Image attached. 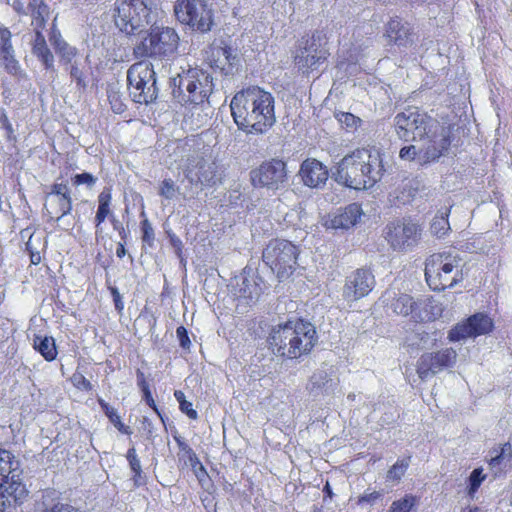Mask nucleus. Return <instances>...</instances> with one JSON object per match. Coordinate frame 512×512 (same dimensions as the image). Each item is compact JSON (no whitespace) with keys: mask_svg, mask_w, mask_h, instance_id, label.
Segmentation results:
<instances>
[{"mask_svg":"<svg viewBox=\"0 0 512 512\" xmlns=\"http://www.w3.org/2000/svg\"><path fill=\"white\" fill-rule=\"evenodd\" d=\"M102 410L104 411L105 415L109 418V420L113 423H119V420L121 419L118 415L115 408L111 407L108 403H106L103 399L98 400Z\"/></svg>","mask_w":512,"mask_h":512,"instance_id":"nucleus-46","label":"nucleus"},{"mask_svg":"<svg viewBox=\"0 0 512 512\" xmlns=\"http://www.w3.org/2000/svg\"><path fill=\"white\" fill-rule=\"evenodd\" d=\"M45 512H81L78 508L65 504V503H57L53 505L50 509H47Z\"/></svg>","mask_w":512,"mask_h":512,"instance_id":"nucleus-50","label":"nucleus"},{"mask_svg":"<svg viewBox=\"0 0 512 512\" xmlns=\"http://www.w3.org/2000/svg\"><path fill=\"white\" fill-rule=\"evenodd\" d=\"M421 146L419 148H416L414 145L405 146L403 147L399 152V157L404 161H412L416 158L417 155L423 154L424 151L422 150L424 147L427 146V142H421ZM423 158L428 161L424 156Z\"/></svg>","mask_w":512,"mask_h":512,"instance_id":"nucleus-40","label":"nucleus"},{"mask_svg":"<svg viewBox=\"0 0 512 512\" xmlns=\"http://www.w3.org/2000/svg\"><path fill=\"white\" fill-rule=\"evenodd\" d=\"M49 41L54 47L56 53L59 54V56L67 63H71L77 55V50L62 38L61 33L55 28V26L51 29Z\"/></svg>","mask_w":512,"mask_h":512,"instance_id":"nucleus-28","label":"nucleus"},{"mask_svg":"<svg viewBox=\"0 0 512 512\" xmlns=\"http://www.w3.org/2000/svg\"><path fill=\"white\" fill-rule=\"evenodd\" d=\"M29 13L33 19L32 24L35 29L44 28L46 21L49 17V8L43 0H30L28 5Z\"/></svg>","mask_w":512,"mask_h":512,"instance_id":"nucleus-29","label":"nucleus"},{"mask_svg":"<svg viewBox=\"0 0 512 512\" xmlns=\"http://www.w3.org/2000/svg\"><path fill=\"white\" fill-rule=\"evenodd\" d=\"M461 259L452 251L431 255L425 263V278L433 290H443L457 283L460 275Z\"/></svg>","mask_w":512,"mask_h":512,"instance_id":"nucleus-7","label":"nucleus"},{"mask_svg":"<svg viewBox=\"0 0 512 512\" xmlns=\"http://www.w3.org/2000/svg\"><path fill=\"white\" fill-rule=\"evenodd\" d=\"M112 295H113V298H114L116 309L118 311H121L123 309V303L121 301L120 293L117 291V289L113 288L112 289Z\"/></svg>","mask_w":512,"mask_h":512,"instance_id":"nucleus-60","label":"nucleus"},{"mask_svg":"<svg viewBox=\"0 0 512 512\" xmlns=\"http://www.w3.org/2000/svg\"><path fill=\"white\" fill-rule=\"evenodd\" d=\"M382 301L386 307L387 313L402 317H410L414 322L434 321L441 316L442 306L432 298L415 300L406 293H396L395 291H386L382 296Z\"/></svg>","mask_w":512,"mask_h":512,"instance_id":"nucleus-5","label":"nucleus"},{"mask_svg":"<svg viewBox=\"0 0 512 512\" xmlns=\"http://www.w3.org/2000/svg\"><path fill=\"white\" fill-rule=\"evenodd\" d=\"M30 261L32 264L37 265L41 262V255L38 250H31Z\"/></svg>","mask_w":512,"mask_h":512,"instance_id":"nucleus-62","label":"nucleus"},{"mask_svg":"<svg viewBox=\"0 0 512 512\" xmlns=\"http://www.w3.org/2000/svg\"><path fill=\"white\" fill-rule=\"evenodd\" d=\"M41 240V236L40 235H37L35 233H32L29 237V240L27 241L26 243V249L28 250V252L30 253L31 250H37L36 246H35V242L36 241H40Z\"/></svg>","mask_w":512,"mask_h":512,"instance_id":"nucleus-57","label":"nucleus"},{"mask_svg":"<svg viewBox=\"0 0 512 512\" xmlns=\"http://www.w3.org/2000/svg\"><path fill=\"white\" fill-rule=\"evenodd\" d=\"M133 55L137 59L158 58L150 33L135 45Z\"/></svg>","mask_w":512,"mask_h":512,"instance_id":"nucleus-33","label":"nucleus"},{"mask_svg":"<svg viewBox=\"0 0 512 512\" xmlns=\"http://www.w3.org/2000/svg\"><path fill=\"white\" fill-rule=\"evenodd\" d=\"M205 60L212 69L230 75L234 70L236 55L230 47L212 45L206 51Z\"/></svg>","mask_w":512,"mask_h":512,"instance_id":"nucleus-20","label":"nucleus"},{"mask_svg":"<svg viewBox=\"0 0 512 512\" xmlns=\"http://www.w3.org/2000/svg\"><path fill=\"white\" fill-rule=\"evenodd\" d=\"M299 175L304 185L320 188L328 180L327 168L316 159H306L301 164Z\"/></svg>","mask_w":512,"mask_h":512,"instance_id":"nucleus-21","label":"nucleus"},{"mask_svg":"<svg viewBox=\"0 0 512 512\" xmlns=\"http://www.w3.org/2000/svg\"><path fill=\"white\" fill-rule=\"evenodd\" d=\"M424 184L417 178L404 179L396 187L394 194L402 204L409 203L418 193L424 190Z\"/></svg>","mask_w":512,"mask_h":512,"instance_id":"nucleus-25","label":"nucleus"},{"mask_svg":"<svg viewBox=\"0 0 512 512\" xmlns=\"http://www.w3.org/2000/svg\"><path fill=\"white\" fill-rule=\"evenodd\" d=\"M410 458L397 461L387 472V479L391 481H399L405 474L409 466Z\"/></svg>","mask_w":512,"mask_h":512,"instance_id":"nucleus-39","label":"nucleus"},{"mask_svg":"<svg viewBox=\"0 0 512 512\" xmlns=\"http://www.w3.org/2000/svg\"><path fill=\"white\" fill-rule=\"evenodd\" d=\"M381 496H382V494L379 491L365 492L363 495H361L359 497L358 502L359 503L367 502V503L373 504Z\"/></svg>","mask_w":512,"mask_h":512,"instance_id":"nucleus-52","label":"nucleus"},{"mask_svg":"<svg viewBox=\"0 0 512 512\" xmlns=\"http://www.w3.org/2000/svg\"><path fill=\"white\" fill-rule=\"evenodd\" d=\"M180 406V410L185 413L189 418L191 419H197V412L196 410L193 409L192 407V403L187 401V400H183L181 405Z\"/></svg>","mask_w":512,"mask_h":512,"instance_id":"nucleus-54","label":"nucleus"},{"mask_svg":"<svg viewBox=\"0 0 512 512\" xmlns=\"http://www.w3.org/2000/svg\"><path fill=\"white\" fill-rule=\"evenodd\" d=\"M32 52L42 62L46 69H53L54 56L47 46L45 37L38 29H35Z\"/></svg>","mask_w":512,"mask_h":512,"instance_id":"nucleus-27","label":"nucleus"},{"mask_svg":"<svg viewBox=\"0 0 512 512\" xmlns=\"http://www.w3.org/2000/svg\"><path fill=\"white\" fill-rule=\"evenodd\" d=\"M45 209L51 219L59 221L71 212V197L47 195L45 200Z\"/></svg>","mask_w":512,"mask_h":512,"instance_id":"nucleus-24","label":"nucleus"},{"mask_svg":"<svg viewBox=\"0 0 512 512\" xmlns=\"http://www.w3.org/2000/svg\"><path fill=\"white\" fill-rule=\"evenodd\" d=\"M384 173L383 160L377 149H357L346 155L333 172V178L346 187L361 190L373 187Z\"/></svg>","mask_w":512,"mask_h":512,"instance_id":"nucleus-3","label":"nucleus"},{"mask_svg":"<svg viewBox=\"0 0 512 512\" xmlns=\"http://www.w3.org/2000/svg\"><path fill=\"white\" fill-rule=\"evenodd\" d=\"M173 95L180 102L203 103L213 90L212 77L205 71L190 68L172 78Z\"/></svg>","mask_w":512,"mask_h":512,"instance_id":"nucleus-6","label":"nucleus"},{"mask_svg":"<svg viewBox=\"0 0 512 512\" xmlns=\"http://www.w3.org/2000/svg\"><path fill=\"white\" fill-rule=\"evenodd\" d=\"M111 199L112 196L109 188H104L98 196V210L95 216L97 230L107 217L113 215L110 209Z\"/></svg>","mask_w":512,"mask_h":512,"instance_id":"nucleus-30","label":"nucleus"},{"mask_svg":"<svg viewBox=\"0 0 512 512\" xmlns=\"http://www.w3.org/2000/svg\"><path fill=\"white\" fill-rule=\"evenodd\" d=\"M330 386H332V379L325 370L314 372L309 381V388L312 392L328 389Z\"/></svg>","mask_w":512,"mask_h":512,"instance_id":"nucleus-35","label":"nucleus"},{"mask_svg":"<svg viewBox=\"0 0 512 512\" xmlns=\"http://www.w3.org/2000/svg\"><path fill=\"white\" fill-rule=\"evenodd\" d=\"M457 353L453 348L421 355L416 365V372L421 381H426L456 362Z\"/></svg>","mask_w":512,"mask_h":512,"instance_id":"nucleus-14","label":"nucleus"},{"mask_svg":"<svg viewBox=\"0 0 512 512\" xmlns=\"http://www.w3.org/2000/svg\"><path fill=\"white\" fill-rule=\"evenodd\" d=\"M250 179L254 187L277 190L287 181L286 164L279 159L265 161L250 172Z\"/></svg>","mask_w":512,"mask_h":512,"instance_id":"nucleus-13","label":"nucleus"},{"mask_svg":"<svg viewBox=\"0 0 512 512\" xmlns=\"http://www.w3.org/2000/svg\"><path fill=\"white\" fill-rule=\"evenodd\" d=\"M375 279L368 270L358 269L346 279L343 296L348 301H356L367 296L374 288Z\"/></svg>","mask_w":512,"mask_h":512,"instance_id":"nucleus-18","label":"nucleus"},{"mask_svg":"<svg viewBox=\"0 0 512 512\" xmlns=\"http://www.w3.org/2000/svg\"><path fill=\"white\" fill-rule=\"evenodd\" d=\"M114 426L122 433H125V434H130L131 431H130V428L125 426L122 422H121V419L119 420V423H115Z\"/></svg>","mask_w":512,"mask_h":512,"instance_id":"nucleus-64","label":"nucleus"},{"mask_svg":"<svg viewBox=\"0 0 512 512\" xmlns=\"http://www.w3.org/2000/svg\"><path fill=\"white\" fill-rule=\"evenodd\" d=\"M469 479H470V493H473L479 488L482 481H484L485 475L482 474V469L478 468V469L473 470Z\"/></svg>","mask_w":512,"mask_h":512,"instance_id":"nucleus-48","label":"nucleus"},{"mask_svg":"<svg viewBox=\"0 0 512 512\" xmlns=\"http://www.w3.org/2000/svg\"><path fill=\"white\" fill-rule=\"evenodd\" d=\"M493 328L490 317L483 313H477L469 317L466 322L459 323L449 332L450 341H460L469 337L489 333Z\"/></svg>","mask_w":512,"mask_h":512,"instance_id":"nucleus-17","label":"nucleus"},{"mask_svg":"<svg viewBox=\"0 0 512 512\" xmlns=\"http://www.w3.org/2000/svg\"><path fill=\"white\" fill-rule=\"evenodd\" d=\"M153 8V0H116L113 8L114 23L122 32L134 34L150 23Z\"/></svg>","mask_w":512,"mask_h":512,"instance_id":"nucleus-8","label":"nucleus"},{"mask_svg":"<svg viewBox=\"0 0 512 512\" xmlns=\"http://www.w3.org/2000/svg\"><path fill=\"white\" fill-rule=\"evenodd\" d=\"M397 136L404 141L427 142L422 150L427 160H435L449 146V141L437 121L416 107H409L394 117Z\"/></svg>","mask_w":512,"mask_h":512,"instance_id":"nucleus-2","label":"nucleus"},{"mask_svg":"<svg viewBox=\"0 0 512 512\" xmlns=\"http://www.w3.org/2000/svg\"><path fill=\"white\" fill-rule=\"evenodd\" d=\"M254 290H256L255 284L247 278L242 279V286L239 290V296L247 299L254 297Z\"/></svg>","mask_w":512,"mask_h":512,"instance_id":"nucleus-45","label":"nucleus"},{"mask_svg":"<svg viewBox=\"0 0 512 512\" xmlns=\"http://www.w3.org/2000/svg\"><path fill=\"white\" fill-rule=\"evenodd\" d=\"M385 37L388 44L407 47L413 43V29L407 22L394 18L386 26Z\"/></svg>","mask_w":512,"mask_h":512,"instance_id":"nucleus-22","label":"nucleus"},{"mask_svg":"<svg viewBox=\"0 0 512 512\" xmlns=\"http://www.w3.org/2000/svg\"><path fill=\"white\" fill-rule=\"evenodd\" d=\"M415 504L416 498L411 495H407L400 500L394 501L388 512H410Z\"/></svg>","mask_w":512,"mask_h":512,"instance_id":"nucleus-38","label":"nucleus"},{"mask_svg":"<svg viewBox=\"0 0 512 512\" xmlns=\"http://www.w3.org/2000/svg\"><path fill=\"white\" fill-rule=\"evenodd\" d=\"M0 64L12 76L20 78L25 75L15 58L14 51H10L8 54H0Z\"/></svg>","mask_w":512,"mask_h":512,"instance_id":"nucleus-34","label":"nucleus"},{"mask_svg":"<svg viewBox=\"0 0 512 512\" xmlns=\"http://www.w3.org/2000/svg\"><path fill=\"white\" fill-rule=\"evenodd\" d=\"M143 230H144V240L150 238V234L152 233V228L150 227L147 220L143 222Z\"/></svg>","mask_w":512,"mask_h":512,"instance_id":"nucleus-63","label":"nucleus"},{"mask_svg":"<svg viewBox=\"0 0 512 512\" xmlns=\"http://www.w3.org/2000/svg\"><path fill=\"white\" fill-rule=\"evenodd\" d=\"M137 381H138V385L141 388L142 392L145 391L146 389H149V386L145 380L144 373L141 372L140 370L137 371Z\"/></svg>","mask_w":512,"mask_h":512,"instance_id":"nucleus-59","label":"nucleus"},{"mask_svg":"<svg viewBox=\"0 0 512 512\" xmlns=\"http://www.w3.org/2000/svg\"><path fill=\"white\" fill-rule=\"evenodd\" d=\"M72 182L76 186L85 184L88 187H92L96 183V178L92 174L85 172L81 174H76L72 178Z\"/></svg>","mask_w":512,"mask_h":512,"instance_id":"nucleus-44","label":"nucleus"},{"mask_svg":"<svg viewBox=\"0 0 512 512\" xmlns=\"http://www.w3.org/2000/svg\"><path fill=\"white\" fill-rule=\"evenodd\" d=\"M230 108L234 122L246 133L263 134L276 121L274 97L259 87H249L236 93Z\"/></svg>","mask_w":512,"mask_h":512,"instance_id":"nucleus-1","label":"nucleus"},{"mask_svg":"<svg viewBox=\"0 0 512 512\" xmlns=\"http://www.w3.org/2000/svg\"><path fill=\"white\" fill-rule=\"evenodd\" d=\"M447 217V212H441L439 215L434 217L430 226V230L433 235L440 238L449 231L450 226Z\"/></svg>","mask_w":512,"mask_h":512,"instance_id":"nucleus-36","label":"nucleus"},{"mask_svg":"<svg viewBox=\"0 0 512 512\" xmlns=\"http://www.w3.org/2000/svg\"><path fill=\"white\" fill-rule=\"evenodd\" d=\"M150 35L158 58L170 57L177 51L179 36L173 28L153 27Z\"/></svg>","mask_w":512,"mask_h":512,"instance_id":"nucleus-19","label":"nucleus"},{"mask_svg":"<svg viewBox=\"0 0 512 512\" xmlns=\"http://www.w3.org/2000/svg\"><path fill=\"white\" fill-rule=\"evenodd\" d=\"M497 453L501 456L502 459H508L510 460L512 458V445L510 442L504 443L500 451H497Z\"/></svg>","mask_w":512,"mask_h":512,"instance_id":"nucleus-56","label":"nucleus"},{"mask_svg":"<svg viewBox=\"0 0 512 512\" xmlns=\"http://www.w3.org/2000/svg\"><path fill=\"white\" fill-rule=\"evenodd\" d=\"M419 226L411 221H398L387 226L386 239L394 250L405 251L420 239Z\"/></svg>","mask_w":512,"mask_h":512,"instance_id":"nucleus-15","label":"nucleus"},{"mask_svg":"<svg viewBox=\"0 0 512 512\" xmlns=\"http://www.w3.org/2000/svg\"><path fill=\"white\" fill-rule=\"evenodd\" d=\"M34 348L47 360L52 361L57 356V350L53 337L35 336Z\"/></svg>","mask_w":512,"mask_h":512,"instance_id":"nucleus-32","label":"nucleus"},{"mask_svg":"<svg viewBox=\"0 0 512 512\" xmlns=\"http://www.w3.org/2000/svg\"><path fill=\"white\" fill-rule=\"evenodd\" d=\"M158 193L161 197L166 200L175 199L177 194L179 193V187L175 184V182L170 179H164L159 184Z\"/></svg>","mask_w":512,"mask_h":512,"instance_id":"nucleus-37","label":"nucleus"},{"mask_svg":"<svg viewBox=\"0 0 512 512\" xmlns=\"http://www.w3.org/2000/svg\"><path fill=\"white\" fill-rule=\"evenodd\" d=\"M127 460L129 461V465L131 470L135 473V476L140 475L141 473V464L136 455L135 448H130L127 452Z\"/></svg>","mask_w":512,"mask_h":512,"instance_id":"nucleus-47","label":"nucleus"},{"mask_svg":"<svg viewBox=\"0 0 512 512\" xmlns=\"http://www.w3.org/2000/svg\"><path fill=\"white\" fill-rule=\"evenodd\" d=\"M300 250L292 242L284 239H273L262 253L263 262L280 280H286L296 271Z\"/></svg>","mask_w":512,"mask_h":512,"instance_id":"nucleus-9","label":"nucleus"},{"mask_svg":"<svg viewBox=\"0 0 512 512\" xmlns=\"http://www.w3.org/2000/svg\"><path fill=\"white\" fill-rule=\"evenodd\" d=\"M176 334L179 339L181 347L188 348L190 345V340L187 334V330L183 326H180L177 328Z\"/></svg>","mask_w":512,"mask_h":512,"instance_id":"nucleus-53","label":"nucleus"},{"mask_svg":"<svg viewBox=\"0 0 512 512\" xmlns=\"http://www.w3.org/2000/svg\"><path fill=\"white\" fill-rule=\"evenodd\" d=\"M195 170V177L202 184L214 185L219 181L217 164L214 161H206L203 153L194 151L187 155L183 171L185 176L193 181L192 174Z\"/></svg>","mask_w":512,"mask_h":512,"instance_id":"nucleus-16","label":"nucleus"},{"mask_svg":"<svg viewBox=\"0 0 512 512\" xmlns=\"http://www.w3.org/2000/svg\"><path fill=\"white\" fill-rule=\"evenodd\" d=\"M336 118L340 124L346 126L347 128L355 129L360 123V119L348 112H339L336 113Z\"/></svg>","mask_w":512,"mask_h":512,"instance_id":"nucleus-42","label":"nucleus"},{"mask_svg":"<svg viewBox=\"0 0 512 512\" xmlns=\"http://www.w3.org/2000/svg\"><path fill=\"white\" fill-rule=\"evenodd\" d=\"M70 77L74 80L80 89H85L87 84L83 71L78 67L75 61L70 67Z\"/></svg>","mask_w":512,"mask_h":512,"instance_id":"nucleus-43","label":"nucleus"},{"mask_svg":"<svg viewBox=\"0 0 512 512\" xmlns=\"http://www.w3.org/2000/svg\"><path fill=\"white\" fill-rule=\"evenodd\" d=\"M130 95L134 102L148 104L157 98L155 71L146 61L133 64L127 71Z\"/></svg>","mask_w":512,"mask_h":512,"instance_id":"nucleus-10","label":"nucleus"},{"mask_svg":"<svg viewBox=\"0 0 512 512\" xmlns=\"http://www.w3.org/2000/svg\"><path fill=\"white\" fill-rule=\"evenodd\" d=\"M362 214L360 205L352 203L327 220L325 225L332 229H349L356 225Z\"/></svg>","mask_w":512,"mask_h":512,"instance_id":"nucleus-23","label":"nucleus"},{"mask_svg":"<svg viewBox=\"0 0 512 512\" xmlns=\"http://www.w3.org/2000/svg\"><path fill=\"white\" fill-rule=\"evenodd\" d=\"M317 340L316 329L310 322L289 320L272 327L268 344L274 355L292 360L309 354Z\"/></svg>","mask_w":512,"mask_h":512,"instance_id":"nucleus-4","label":"nucleus"},{"mask_svg":"<svg viewBox=\"0 0 512 512\" xmlns=\"http://www.w3.org/2000/svg\"><path fill=\"white\" fill-rule=\"evenodd\" d=\"M329 53L326 41L320 35L301 39L294 52V64L303 73L317 70L327 59Z\"/></svg>","mask_w":512,"mask_h":512,"instance_id":"nucleus-12","label":"nucleus"},{"mask_svg":"<svg viewBox=\"0 0 512 512\" xmlns=\"http://www.w3.org/2000/svg\"><path fill=\"white\" fill-rule=\"evenodd\" d=\"M11 37V32L7 28L0 26V54H8V52L14 51Z\"/></svg>","mask_w":512,"mask_h":512,"instance_id":"nucleus-41","label":"nucleus"},{"mask_svg":"<svg viewBox=\"0 0 512 512\" xmlns=\"http://www.w3.org/2000/svg\"><path fill=\"white\" fill-rule=\"evenodd\" d=\"M493 452L495 455L491 457L489 461V467L493 471L494 476H498L502 472L500 464L504 459H502L501 456L497 453V450H494Z\"/></svg>","mask_w":512,"mask_h":512,"instance_id":"nucleus-49","label":"nucleus"},{"mask_svg":"<svg viewBox=\"0 0 512 512\" xmlns=\"http://www.w3.org/2000/svg\"><path fill=\"white\" fill-rule=\"evenodd\" d=\"M18 14H27L24 3L21 0H7Z\"/></svg>","mask_w":512,"mask_h":512,"instance_id":"nucleus-58","label":"nucleus"},{"mask_svg":"<svg viewBox=\"0 0 512 512\" xmlns=\"http://www.w3.org/2000/svg\"><path fill=\"white\" fill-rule=\"evenodd\" d=\"M47 195L70 196V191L66 184L56 183L52 186L51 192Z\"/></svg>","mask_w":512,"mask_h":512,"instance_id":"nucleus-51","label":"nucleus"},{"mask_svg":"<svg viewBox=\"0 0 512 512\" xmlns=\"http://www.w3.org/2000/svg\"><path fill=\"white\" fill-rule=\"evenodd\" d=\"M20 469L12 473L7 478L0 481V490L2 493L13 497L15 500L21 499L27 494L26 487L20 477Z\"/></svg>","mask_w":512,"mask_h":512,"instance_id":"nucleus-26","label":"nucleus"},{"mask_svg":"<svg viewBox=\"0 0 512 512\" xmlns=\"http://www.w3.org/2000/svg\"><path fill=\"white\" fill-rule=\"evenodd\" d=\"M177 19L195 31L208 32L213 25L212 9L204 0H179L174 6Z\"/></svg>","mask_w":512,"mask_h":512,"instance_id":"nucleus-11","label":"nucleus"},{"mask_svg":"<svg viewBox=\"0 0 512 512\" xmlns=\"http://www.w3.org/2000/svg\"><path fill=\"white\" fill-rule=\"evenodd\" d=\"M20 469V462L12 452L0 448V481Z\"/></svg>","mask_w":512,"mask_h":512,"instance_id":"nucleus-31","label":"nucleus"},{"mask_svg":"<svg viewBox=\"0 0 512 512\" xmlns=\"http://www.w3.org/2000/svg\"><path fill=\"white\" fill-rule=\"evenodd\" d=\"M73 379L75 385L79 388H83L85 390H90L92 388L91 383L83 375H74Z\"/></svg>","mask_w":512,"mask_h":512,"instance_id":"nucleus-55","label":"nucleus"},{"mask_svg":"<svg viewBox=\"0 0 512 512\" xmlns=\"http://www.w3.org/2000/svg\"><path fill=\"white\" fill-rule=\"evenodd\" d=\"M143 394H144V398H145V400H146L147 404H148L151 408H153L156 412H158V411H157V408H156L155 401H154V399H153V397H152V395H151L150 390H149V389H146L145 391H143Z\"/></svg>","mask_w":512,"mask_h":512,"instance_id":"nucleus-61","label":"nucleus"}]
</instances>
